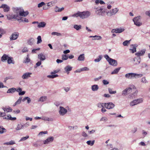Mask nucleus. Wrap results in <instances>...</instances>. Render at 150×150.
I'll return each instance as SVG.
<instances>
[{
    "label": "nucleus",
    "instance_id": "a878e982",
    "mask_svg": "<svg viewBox=\"0 0 150 150\" xmlns=\"http://www.w3.org/2000/svg\"><path fill=\"white\" fill-rule=\"evenodd\" d=\"M9 57L8 55L4 54L1 58V60L2 62H4L7 59H8Z\"/></svg>",
    "mask_w": 150,
    "mask_h": 150
},
{
    "label": "nucleus",
    "instance_id": "a19ab883",
    "mask_svg": "<svg viewBox=\"0 0 150 150\" xmlns=\"http://www.w3.org/2000/svg\"><path fill=\"white\" fill-rule=\"evenodd\" d=\"M98 57V58H96L94 60L95 62H99L101 60L102 58V56L101 55H99Z\"/></svg>",
    "mask_w": 150,
    "mask_h": 150
},
{
    "label": "nucleus",
    "instance_id": "2eb2a0df",
    "mask_svg": "<svg viewBox=\"0 0 150 150\" xmlns=\"http://www.w3.org/2000/svg\"><path fill=\"white\" fill-rule=\"evenodd\" d=\"M146 51V49H144L141 50L140 51L136 53L135 54L136 56L139 57L143 56L145 53Z\"/></svg>",
    "mask_w": 150,
    "mask_h": 150
},
{
    "label": "nucleus",
    "instance_id": "0e129e2a",
    "mask_svg": "<svg viewBox=\"0 0 150 150\" xmlns=\"http://www.w3.org/2000/svg\"><path fill=\"white\" fill-rule=\"evenodd\" d=\"M142 134L144 137H145L147 134V132L144 130H142Z\"/></svg>",
    "mask_w": 150,
    "mask_h": 150
},
{
    "label": "nucleus",
    "instance_id": "f03ea898",
    "mask_svg": "<svg viewBox=\"0 0 150 150\" xmlns=\"http://www.w3.org/2000/svg\"><path fill=\"white\" fill-rule=\"evenodd\" d=\"M143 76L142 74H137L135 73H130L126 74L125 75V77L128 79H137L142 77Z\"/></svg>",
    "mask_w": 150,
    "mask_h": 150
},
{
    "label": "nucleus",
    "instance_id": "69168bd1",
    "mask_svg": "<svg viewBox=\"0 0 150 150\" xmlns=\"http://www.w3.org/2000/svg\"><path fill=\"white\" fill-rule=\"evenodd\" d=\"M22 51L23 52H25L28 51L27 48L26 47L24 48L22 50Z\"/></svg>",
    "mask_w": 150,
    "mask_h": 150
},
{
    "label": "nucleus",
    "instance_id": "9d476101",
    "mask_svg": "<svg viewBox=\"0 0 150 150\" xmlns=\"http://www.w3.org/2000/svg\"><path fill=\"white\" fill-rule=\"evenodd\" d=\"M132 91V88L129 87L126 88L122 91V95L124 96H126L127 94L130 93Z\"/></svg>",
    "mask_w": 150,
    "mask_h": 150
},
{
    "label": "nucleus",
    "instance_id": "c03bdc74",
    "mask_svg": "<svg viewBox=\"0 0 150 150\" xmlns=\"http://www.w3.org/2000/svg\"><path fill=\"white\" fill-rule=\"evenodd\" d=\"M108 90L109 93L110 94H115L116 93V91H113L112 89L110 88H108Z\"/></svg>",
    "mask_w": 150,
    "mask_h": 150
},
{
    "label": "nucleus",
    "instance_id": "f8f14e48",
    "mask_svg": "<svg viewBox=\"0 0 150 150\" xmlns=\"http://www.w3.org/2000/svg\"><path fill=\"white\" fill-rule=\"evenodd\" d=\"M59 108L60 110H59V113L60 115H64L67 113V111L66 109L62 106H60Z\"/></svg>",
    "mask_w": 150,
    "mask_h": 150
},
{
    "label": "nucleus",
    "instance_id": "bb28decb",
    "mask_svg": "<svg viewBox=\"0 0 150 150\" xmlns=\"http://www.w3.org/2000/svg\"><path fill=\"white\" fill-rule=\"evenodd\" d=\"M38 58L41 60L43 61L45 59V57L44 55L41 53L38 55Z\"/></svg>",
    "mask_w": 150,
    "mask_h": 150
},
{
    "label": "nucleus",
    "instance_id": "c756f323",
    "mask_svg": "<svg viewBox=\"0 0 150 150\" xmlns=\"http://www.w3.org/2000/svg\"><path fill=\"white\" fill-rule=\"evenodd\" d=\"M46 25V23L44 22H42L40 23H39L38 25V27L39 28H43L45 27Z\"/></svg>",
    "mask_w": 150,
    "mask_h": 150
},
{
    "label": "nucleus",
    "instance_id": "680f3d73",
    "mask_svg": "<svg viewBox=\"0 0 150 150\" xmlns=\"http://www.w3.org/2000/svg\"><path fill=\"white\" fill-rule=\"evenodd\" d=\"M30 61V59L28 57H27L26 59L23 62L26 63L29 62Z\"/></svg>",
    "mask_w": 150,
    "mask_h": 150
},
{
    "label": "nucleus",
    "instance_id": "13d9d810",
    "mask_svg": "<svg viewBox=\"0 0 150 150\" xmlns=\"http://www.w3.org/2000/svg\"><path fill=\"white\" fill-rule=\"evenodd\" d=\"M41 63V61H38V62H37L36 64V66H35V68H36L37 67L40 66Z\"/></svg>",
    "mask_w": 150,
    "mask_h": 150
},
{
    "label": "nucleus",
    "instance_id": "6ab92c4d",
    "mask_svg": "<svg viewBox=\"0 0 150 150\" xmlns=\"http://www.w3.org/2000/svg\"><path fill=\"white\" fill-rule=\"evenodd\" d=\"M28 14L29 12L28 11H24L23 9L22 8V11H21V12L20 13L19 16L25 17L28 15Z\"/></svg>",
    "mask_w": 150,
    "mask_h": 150
},
{
    "label": "nucleus",
    "instance_id": "e433bc0d",
    "mask_svg": "<svg viewBox=\"0 0 150 150\" xmlns=\"http://www.w3.org/2000/svg\"><path fill=\"white\" fill-rule=\"evenodd\" d=\"M47 97L46 96H43L41 97L39 99L38 101L43 102L46 100Z\"/></svg>",
    "mask_w": 150,
    "mask_h": 150
},
{
    "label": "nucleus",
    "instance_id": "9b49d317",
    "mask_svg": "<svg viewBox=\"0 0 150 150\" xmlns=\"http://www.w3.org/2000/svg\"><path fill=\"white\" fill-rule=\"evenodd\" d=\"M19 33H14L12 34L10 37L11 40H16L18 37Z\"/></svg>",
    "mask_w": 150,
    "mask_h": 150
},
{
    "label": "nucleus",
    "instance_id": "8fccbe9b",
    "mask_svg": "<svg viewBox=\"0 0 150 150\" xmlns=\"http://www.w3.org/2000/svg\"><path fill=\"white\" fill-rule=\"evenodd\" d=\"M130 41V40H125L123 42V45L124 46H127L128 45V44L129 43Z\"/></svg>",
    "mask_w": 150,
    "mask_h": 150
},
{
    "label": "nucleus",
    "instance_id": "b1692460",
    "mask_svg": "<svg viewBox=\"0 0 150 150\" xmlns=\"http://www.w3.org/2000/svg\"><path fill=\"white\" fill-rule=\"evenodd\" d=\"M16 88L13 87L11 88L8 89L7 91V93H13L16 91Z\"/></svg>",
    "mask_w": 150,
    "mask_h": 150
},
{
    "label": "nucleus",
    "instance_id": "4c0bfd02",
    "mask_svg": "<svg viewBox=\"0 0 150 150\" xmlns=\"http://www.w3.org/2000/svg\"><path fill=\"white\" fill-rule=\"evenodd\" d=\"M74 28L77 30H78L81 28V26L80 25H75L74 26Z\"/></svg>",
    "mask_w": 150,
    "mask_h": 150
},
{
    "label": "nucleus",
    "instance_id": "de8ad7c7",
    "mask_svg": "<svg viewBox=\"0 0 150 150\" xmlns=\"http://www.w3.org/2000/svg\"><path fill=\"white\" fill-rule=\"evenodd\" d=\"M141 82L144 83H147L148 81L146 80L145 77L142 78L141 79Z\"/></svg>",
    "mask_w": 150,
    "mask_h": 150
},
{
    "label": "nucleus",
    "instance_id": "dca6fc26",
    "mask_svg": "<svg viewBox=\"0 0 150 150\" xmlns=\"http://www.w3.org/2000/svg\"><path fill=\"white\" fill-rule=\"evenodd\" d=\"M32 73L30 72H26L24 73L22 76V78L23 79H27L28 78L30 77V75Z\"/></svg>",
    "mask_w": 150,
    "mask_h": 150
},
{
    "label": "nucleus",
    "instance_id": "37998d69",
    "mask_svg": "<svg viewBox=\"0 0 150 150\" xmlns=\"http://www.w3.org/2000/svg\"><path fill=\"white\" fill-rule=\"evenodd\" d=\"M105 103H98L97 104V105L98 107L99 108H102L105 106Z\"/></svg>",
    "mask_w": 150,
    "mask_h": 150
},
{
    "label": "nucleus",
    "instance_id": "4468645a",
    "mask_svg": "<svg viewBox=\"0 0 150 150\" xmlns=\"http://www.w3.org/2000/svg\"><path fill=\"white\" fill-rule=\"evenodd\" d=\"M54 137H48L46 139L43 141V143L44 144H47L53 141Z\"/></svg>",
    "mask_w": 150,
    "mask_h": 150
},
{
    "label": "nucleus",
    "instance_id": "864d4df0",
    "mask_svg": "<svg viewBox=\"0 0 150 150\" xmlns=\"http://www.w3.org/2000/svg\"><path fill=\"white\" fill-rule=\"evenodd\" d=\"M29 137L28 136L25 137H23L21 138V139L19 140V142L25 140L28 138Z\"/></svg>",
    "mask_w": 150,
    "mask_h": 150
},
{
    "label": "nucleus",
    "instance_id": "20e7f679",
    "mask_svg": "<svg viewBox=\"0 0 150 150\" xmlns=\"http://www.w3.org/2000/svg\"><path fill=\"white\" fill-rule=\"evenodd\" d=\"M140 16H139L134 18L133 19L134 24L137 26H140L142 25V23L140 22Z\"/></svg>",
    "mask_w": 150,
    "mask_h": 150
},
{
    "label": "nucleus",
    "instance_id": "c9c22d12",
    "mask_svg": "<svg viewBox=\"0 0 150 150\" xmlns=\"http://www.w3.org/2000/svg\"><path fill=\"white\" fill-rule=\"evenodd\" d=\"M120 68H121V67H119V68H117L116 69H115L113 71H112L111 72V74H117L119 71Z\"/></svg>",
    "mask_w": 150,
    "mask_h": 150
},
{
    "label": "nucleus",
    "instance_id": "79ce46f5",
    "mask_svg": "<svg viewBox=\"0 0 150 150\" xmlns=\"http://www.w3.org/2000/svg\"><path fill=\"white\" fill-rule=\"evenodd\" d=\"M34 41V39L33 38H31L28 41V43L30 45H31L33 44Z\"/></svg>",
    "mask_w": 150,
    "mask_h": 150
},
{
    "label": "nucleus",
    "instance_id": "09e8293b",
    "mask_svg": "<svg viewBox=\"0 0 150 150\" xmlns=\"http://www.w3.org/2000/svg\"><path fill=\"white\" fill-rule=\"evenodd\" d=\"M68 58V57L66 54H63L62 56V59L63 60H67Z\"/></svg>",
    "mask_w": 150,
    "mask_h": 150
},
{
    "label": "nucleus",
    "instance_id": "ddd939ff",
    "mask_svg": "<svg viewBox=\"0 0 150 150\" xmlns=\"http://www.w3.org/2000/svg\"><path fill=\"white\" fill-rule=\"evenodd\" d=\"M109 64L114 66H116L117 65V62L116 60L111 58L108 61Z\"/></svg>",
    "mask_w": 150,
    "mask_h": 150
},
{
    "label": "nucleus",
    "instance_id": "aec40b11",
    "mask_svg": "<svg viewBox=\"0 0 150 150\" xmlns=\"http://www.w3.org/2000/svg\"><path fill=\"white\" fill-rule=\"evenodd\" d=\"M134 64L135 65H138L140 63L141 58L139 57H135L133 59Z\"/></svg>",
    "mask_w": 150,
    "mask_h": 150
},
{
    "label": "nucleus",
    "instance_id": "7c9ffc66",
    "mask_svg": "<svg viewBox=\"0 0 150 150\" xmlns=\"http://www.w3.org/2000/svg\"><path fill=\"white\" fill-rule=\"evenodd\" d=\"M89 38H93L94 39H92L93 40H100L102 39V37L100 36L96 35L95 36H91L89 37Z\"/></svg>",
    "mask_w": 150,
    "mask_h": 150
},
{
    "label": "nucleus",
    "instance_id": "473e14b6",
    "mask_svg": "<svg viewBox=\"0 0 150 150\" xmlns=\"http://www.w3.org/2000/svg\"><path fill=\"white\" fill-rule=\"evenodd\" d=\"M13 58L12 57H9L8 58L7 60V63L8 64H14L15 62L14 61L12 60Z\"/></svg>",
    "mask_w": 150,
    "mask_h": 150
},
{
    "label": "nucleus",
    "instance_id": "052dcab7",
    "mask_svg": "<svg viewBox=\"0 0 150 150\" xmlns=\"http://www.w3.org/2000/svg\"><path fill=\"white\" fill-rule=\"evenodd\" d=\"M103 83L104 85H107L109 84V82L106 80H103Z\"/></svg>",
    "mask_w": 150,
    "mask_h": 150
},
{
    "label": "nucleus",
    "instance_id": "603ef678",
    "mask_svg": "<svg viewBox=\"0 0 150 150\" xmlns=\"http://www.w3.org/2000/svg\"><path fill=\"white\" fill-rule=\"evenodd\" d=\"M137 91H136L135 92L133 93L132 95H129V97L130 98H132L133 97H134L135 96L137 95Z\"/></svg>",
    "mask_w": 150,
    "mask_h": 150
},
{
    "label": "nucleus",
    "instance_id": "338daca9",
    "mask_svg": "<svg viewBox=\"0 0 150 150\" xmlns=\"http://www.w3.org/2000/svg\"><path fill=\"white\" fill-rule=\"evenodd\" d=\"M25 91H21L19 93H18V95L19 96L24 95L25 93Z\"/></svg>",
    "mask_w": 150,
    "mask_h": 150
},
{
    "label": "nucleus",
    "instance_id": "f257e3e1",
    "mask_svg": "<svg viewBox=\"0 0 150 150\" xmlns=\"http://www.w3.org/2000/svg\"><path fill=\"white\" fill-rule=\"evenodd\" d=\"M90 15V12L87 11L82 12L78 11L76 13L74 14L72 16L76 17L79 16L81 18L83 19L88 17Z\"/></svg>",
    "mask_w": 150,
    "mask_h": 150
},
{
    "label": "nucleus",
    "instance_id": "393cba45",
    "mask_svg": "<svg viewBox=\"0 0 150 150\" xmlns=\"http://www.w3.org/2000/svg\"><path fill=\"white\" fill-rule=\"evenodd\" d=\"M84 55V54H80L78 57L77 60L79 61H84L85 60Z\"/></svg>",
    "mask_w": 150,
    "mask_h": 150
},
{
    "label": "nucleus",
    "instance_id": "a18cd8bd",
    "mask_svg": "<svg viewBox=\"0 0 150 150\" xmlns=\"http://www.w3.org/2000/svg\"><path fill=\"white\" fill-rule=\"evenodd\" d=\"M37 40H38V41L37 42V44H39V43H40L42 42V41L41 39V36H38V37H37Z\"/></svg>",
    "mask_w": 150,
    "mask_h": 150
},
{
    "label": "nucleus",
    "instance_id": "bf43d9fd",
    "mask_svg": "<svg viewBox=\"0 0 150 150\" xmlns=\"http://www.w3.org/2000/svg\"><path fill=\"white\" fill-rule=\"evenodd\" d=\"M104 57L106 59L107 61L108 62V60H109L111 58H110L109 56L107 54H105L104 55Z\"/></svg>",
    "mask_w": 150,
    "mask_h": 150
},
{
    "label": "nucleus",
    "instance_id": "4d7b16f0",
    "mask_svg": "<svg viewBox=\"0 0 150 150\" xmlns=\"http://www.w3.org/2000/svg\"><path fill=\"white\" fill-rule=\"evenodd\" d=\"M47 131H45L40 132L39 133L38 135H42L43 134H47Z\"/></svg>",
    "mask_w": 150,
    "mask_h": 150
},
{
    "label": "nucleus",
    "instance_id": "412c9836",
    "mask_svg": "<svg viewBox=\"0 0 150 150\" xmlns=\"http://www.w3.org/2000/svg\"><path fill=\"white\" fill-rule=\"evenodd\" d=\"M72 67L69 65L66 66L64 68L65 71L67 74H69V71L72 70Z\"/></svg>",
    "mask_w": 150,
    "mask_h": 150
},
{
    "label": "nucleus",
    "instance_id": "4be33fe9",
    "mask_svg": "<svg viewBox=\"0 0 150 150\" xmlns=\"http://www.w3.org/2000/svg\"><path fill=\"white\" fill-rule=\"evenodd\" d=\"M136 47L137 46H136V45H131L130 46L131 48L129 49V50L132 52V53H134L136 51Z\"/></svg>",
    "mask_w": 150,
    "mask_h": 150
},
{
    "label": "nucleus",
    "instance_id": "5701e85b",
    "mask_svg": "<svg viewBox=\"0 0 150 150\" xmlns=\"http://www.w3.org/2000/svg\"><path fill=\"white\" fill-rule=\"evenodd\" d=\"M18 21H20V22H23L28 23V20L25 18H23L21 17H19L17 18Z\"/></svg>",
    "mask_w": 150,
    "mask_h": 150
},
{
    "label": "nucleus",
    "instance_id": "49530a36",
    "mask_svg": "<svg viewBox=\"0 0 150 150\" xmlns=\"http://www.w3.org/2000/svg\"><path fill=\"white\" fill-rule=\"evenodd\" d=\"M52 75L48 76L47 77L50 78H54L57 77L58 76V75L57 74Z\"/></svg>",
    "mask_w": 150,
    "mask_h": 150
},
{
    "label": "nucleus",
    "instance_id": "cd10ccee",
    "mask_svg": "<svg viewBox=\"0 0 150 150\" xmlns=\"http://www.w3.org/2000/svg\"><path fill=\"white\" fill-rule=\"evenodd\" d=\"M99 89V87L97 85L95 84L91 86V89L93 91H97Z\"/></svg>",
    "mask_w": 150,
    "mask_h": 150
},
{
    "label": "nucleus",
    "instance_id": "423d86ee",
    "mask_svg": "<svg viewBox=\"0 0 150 150\" xmlns=\"http://www.w3.org/2000/svg\"><path fill=\"white\" fill-rule=\"evenodd\" d=\"M143 101L142 98L137 99L134 100L130 103V105L131 106H132L140 103H141Z\"/></svg>",
    "mask_w": 150,
    "mask_h": 150
},
{
    "label": "nucleus",
    "instance_id": "3c124183",
    "mask_svg": "<svg viewBox=\"0 0 150 150\" xmlns=\"http://www.w3.org/2000/svg\"><path fill=\"white\" fill-rule=\"evenodd\" d=\"M51 34L52 35H56L57 36H61L62 35L61 33L57 32H53Z\"/></svg>",
    "mask_w": 150,
    "mask_h": 150
},
{
    "label": "nucleus",
    "instance_id": "774afa93",
    "mask_svg": "<svg viewBox=\"0 0 150 150\" xmlns=\"http://www.w3.org/2000/svg\"><path fill=\"white\" fill-rule=\"evenodd\" d=\"M82 136L84 137H86L88 136V135L84 132H83L82 133Z\"/></svg>",
    "mask_w": 150,
    "mask_h": 150
},
{
    "label": "nucleus",
    "instance_id": "0eeeda50",
    "mask_svg": "<svg viewBox=\"0 0 150 150\" xmlns=\"http://www.w3.org/2000/svg\"><path fill=\"white\" fill-rule=\"evenodd\" d=\"M119 9L117 8H115L110 10L109 11H106V13L107 15L109 16H111L115 14L118 11Z\"/></svg>",
    "mask_w": 150,
    "mask_h": 150
},
{
    "label": "nucleus",
    "instance_id": "f704fd0d",
    "mask_svg": "<svg viewBox=\"0 0 150 150\" xmlns=\"http://www.w3.org/2000/svg\"><path fill=\"white\" fill-rule=\"evenodd\" d=\"M6 129L4 128L2 126H0V134H2L6 132Z\"/></svg>",
    "mask_w": 150,
    "mask_h": 150
},
{
    "label": "nucleus",
    "instance_id": "ea45409f",
    "mask_svg": "<svg viewBox=\"0 0 150 150\" xmlns=\"http://www.w3.org/2000/svg\"><path fill=\"white\" fill-rule=\"evenodd\" d=\"M95 142V140H93L91 141V140L88 141L87 142V144L88 145H90L91 146H93Z\"/></svg>",
    "mask_w": 150,
    "mask_h": 150
},
{
    "label": "nucleus",
    "instance_id": "5fc2aeb1",
    "mask_svg": "<svg viewBox=\"0 0 150 150\" xmlns=\"http://www.w3.org/2000/svg\"><path fill=\"white\" fill-rule=\"evenodd\" d=\"M89 69L86 67H85L81 68V71H89Z\"/></svg>",
    "mask_w": 150,
    "mask_h": 150
},
{
    "label": "nucleus",
    "instance_id": "6e6d98bb",
    "mask_svg": "<svg viewBox=\"0 0 150 150\" xmlns=\"http://www.w3.org/2000/svg\"><path fill=\"white\" fill-rule=\"evenodd\" d=\"M45 4L44 2H42L38 4V8H40L42 7Z\"/></svg>",
    "mask_w": 150,
    "mask_h": 150
},
{
    "label": "nucleus",
    "instance_id": "a211bd4d",
    "mask_svg": "<svg viewBox=\"0 0 150 150\" xmlns=\"http://www.w3.org/2000/svg\"><path fill=\"white\" fill-rule=\"evenodd\" d=\"M0 8H4V12H8L9 11L10 7L9 6L5 4H2L0 7Z\"/></svg>",
    "mask_w": 150,
    "mask_h": 150
},
{
    "label": "nucleus",
    "instance_id": "f3484780",
    "mask_svg": "<svg viewBox=\"0 0 150 150\" xmlns=\"http://www.w3.org/2000/svg\"><path fill=\"white\" fill-rule=\"evenodd\" d=\"M6 16L8 20H11L12 19H15L17 20V17L18 16L17 15H14L12 16L10 14H8L6 15Z\"/></svg>",
    "mask_w": 150,
    "mask_h": 150
},
{
    "label": "nucleus",
    "instance_id": "6e6552de",
    "mask_svg": "<svg viewBox=\"0 0 150 150\" xmlns=\"http://www.w3.org/2000/svg\"><path fill=\"white\" fill-rule=\"evenodd\" d=\"M115 106V105L111 102L105 103V107L108 109H112Z\"/></svg>",
    "mask_w": 150,
    "mask_h": 150
},
{
    "label": "nucleus",
    "instance_id": "1a4fd4ad",
    "mask_svg": "<svg viewBox=\"0 0 150 150\" xmlns=\"http://www.w3.org/2000/svg\"><path fill=\"white\" fill-rule=\"evenodd\" d=\"M124 30L125 29L124 28H116L112 29L111 31V32L112 33H121L124 31Z\"/></svg>",
    "mask_w": 150,
    "mask_h": 150
},
{
    "label": "nucleus",
    "instance_id": "7ed1b4c3",
    "mask_svg": "<svg viewBox=\"0 0 150 150\" xmlns=\"http://www.w3.org/2000/svg\"><path fill=\"white\" fill-rule=\"evenodd\" d=\"M96 13L98 15L104 16L105 12V9L103 7H98L95 8Z\"/></svg>",
    "mask_w": 150,
    "mask_h": 150
},
{
    "label": "nucleus",
    "instance_id": "72a5a7b5",
    "mask_svg": "<svg viewBox=\"0 0 150 150\" xmlns=\"http://www.w3.org/2000/svg\"><path fill=\"white\" fill-rule=\"evenodd\" d=\"M22 99V97H19V99L13 104V106H15L16 105L20 104L21 102Z\"/></svg>",
    "mask_w": 150,
    "mask_h": 150
},
{
    "label": "nucleus",
    "instance_id": "c85d7f7f",
    "mask_svg": "<svg viewBox=\"0 0 150 150\" xmlns=\"http://www.w3.org/2000/svg\"><path fill=\"white\" fill-rule=\"evenodd\" d=\"M2 109L3 110L4 112H11L12 110V109L10 107H3Z\"/></svg>",
    "mask_w": 150,
    "mask_h": 150
},
{
    "label": "nucleus",
    "instance_id": "58836bf2",
    "mask_svg": "<svg viewBox=\"0 0 150 150\" xmlns=\"http://www.w3.org/2000/svg\"><path fill=\"white\" fill-rule=\"evenodd\" d=\"M23 128V126L21 124H19L18 125L17 127L16 128V129L17 130H18Z\"/></svg>",
    "mask_w": 150,
    "mask_h": 150
},
{
    "label": "nucleus",
    "instance_id": "39448f33",
    "mask_svg": "<svg viewBox=\"0 0 150 150\" xmlns=\"http://www.w3.org/2000/svg\"><path fill=\"white\" fill-rule=\"evenodd\" d=\"M23 8L21 7H13L12 9L14 13H16L15 15H17V18L19 17L20 13L22 11Z\"/></svg>",
    "mask_w": 150,
    "mask_h": 150
},
{
    "label": "nucleus",
    "instance_id": "e2e57ef3",
    "mask_svg": "<svg viewBox=\"0 0 150 150\" xmlns=\"http://www.w3.org/2000/svg\"><path fill=\"white\" fill-rule=\"evenodd\" d=\"M107 118L105 117H102L100 119V121H107Z\"/></svg>",
    "mask_w": 150,
    "mask_h": 150
},
{
    "label": "nucleus",
    "instance_id": "2f4dec72",
    "mask_svg": "<svg viewBox=\"0 0 150 150\" xmlns=\"http://www.w3.org/2000/svg\"><path fill=\"white\" fill-rule=\"evenodd\" d=\"M55 11L56 12H60L64 10V7H62V8H60L57 6H56L54 8Z\"/></svg>",
    "mask_w": 150,
    "mask_h": 150
}]
</instances>
